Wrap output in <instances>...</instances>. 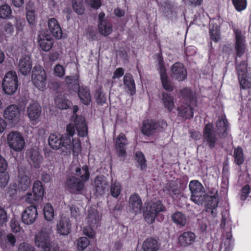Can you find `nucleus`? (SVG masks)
Here are the masks:
<instances>
[{
  "instance_id": "774afa93",
  "label": "nucleus",
  "mask_w": 251,
  "mask_h": 251,
  "mask_svg": "<svg viewBox=\"0 0 251 251\" xmlns=\"http://www.w3.org/2000/svg\"><path fill=\"white\" fill-rule=\"evenodd\" d=\"M18 251H35V249L29 244L23 242L19 245Z\"/></svg>"
},
{
  "instance_id": "c756f323",
  "label": "nucleus",
  "mask_w": 251,
  "mask_h": 251,
  "mask_svg": "<svg viewBox=\"0 0 251 251\" xmlns=\"http://www.w3.org/2000/svg\"><path fill=\"white\" fill-rule=\"evenodd\" d=\"M124 84L126 89L128 90L127 93L133 96L136 93L135 84L132 75L130 74H126L124 77Z\"/></svg>"
},
{
  "instance_id": "72a5a7b5",
  "label": "nucleus",
  "mask_w": 251,
  "mask_h": 251,
  "mask_svg": "<svg viewBox=\"0 0 251 251\" xmlns=\"http://www.w3.org/2000/svg\"><path fill=\"white\" fill-rule=\"evenodd\" d=\"M16 239L12 233L8 234L0 241V247L3 249H10L15 245Z\"/></svg>"
},
{
  "instance_id": "c03bdc74",
  "label": "nucleus",
  "mask_w": 251,
  "mask_h": 251,
  "mask_svg": "<svg viewBox=\"0 0 251 251\" xmlns=\"http://www.w3.org/2000/svg\"><path fill=\"white\" fill-rule=\"evenodd\" d=\"M55 103L59 109H67L70 107L71 102L64 97H57L55 99Z\"/></svg>"
},
{
  "instance_id": "473e14b6",
  "label": "nucleus",
  "mask_w": 251,
  "mask_h": 251,
  "mask_svg": "<svg viewBox=\"0 0 251 251\" xmlns=\"http://www.w3.org/2000/svg\"><path fill=\"white\" fill-rule=\"evenodd\" d=\"M75 175L84 183L87 182L90 178L89 167L87 165H84L81 168L77 167L75 169Z\"/></svg>"
},
{
  "instance_id": "de8ad7c7",
  "label": "nucleus",
  "mask_w": 251,
  "mask_h": 251,
  "mask_svg": "<svg viewBox=\"0 0 251 251\" xmlns=\"http://www.w3.org/2000/svg\"><path fill=\"white\" fill-rule=\"evenodd\" d=\"M95 97L97 103L102 105L106 102V98L102 90V88L99 87L95 93Z\"/></svg>"
},
{
  "instance_id": "a18cd8bd",
  "label": "nucleus",
  "mask_w": 251,
  "mask_h": 251,
  "mask_svg": "<svg viewBox=\"0 0 251 251\" xmlns=\"http://www.w3.org/2000/svg\"><path fill=\"white\" fill-rule=\"evenodd\" d=\"M189 188L191 194L204 190L202 184L197 180H191L189 183Z\"/></svg>"
},
{
  "instance_id": "cd10ccee",
  "label": "nucleus",
  "mask_w": 251,
  "mask_h": 251,
  "mask_svg": "<svg viewBox=\"0 0 251 251\" xmlns=\"http://www.w3.org/2000/svg\"><path fill=\"white\" fill-rule=\"evenodd\" d=\"M38 43L41 49L45 51H49L53 45V40L48 35L38 36Z\"/></svg>"
},
{
  "instance_id": "423d86ee",
  "label": "nucleus",
  "mask_w": 251,
  "mask_h": 251,
  "mask_svg": "<svg viewBox=\"0 0 251 251\" xmlns=\"http://www.w3.org/2000/svg\"><path fill=\"white\" fill-rule=\"evenodd\" d=\"M64 185L66 190L72 194H81L84 188V183L75 176L68 177Z\"/></svg>"
},
{
  "instance_id": "f03ea898",
  "label": "nucleus",
  "mask_w": 251,
  "mask_h": 251,
  "mask_svg": "<svg viewBox=\"0 0 251 251\" xmlns=\"http://www.w3.org/2000/svg\"><path fill=\"white\" fill-rule=\"evenodd\" d=\"M165 210L166 208L161 201H158L152 203L150 206H147L144 211L143 215L145 221L150 225L154 222L155 218L158 222H162L164 216L160 212Z\"/></svg>"
},
{
  "instance_id": "393cba45",
  "label": "nucleus",
  "mask_w": 251,
  "mask_h": 251,
  "mask_svg": "<svg viewBox=\"0 0 251 251\" xmlns=\"http://www.w3.org/2000/svg\"><path fill=\"white\" fill-rule=\"evenodd\" d=\"M19 70L21 74L26 75L31 71L32 68V61L28 56H23L19 62Z\"/></svg>"
},
{
  "instance_id": "e2e57ef3",
  "label": "nucleus",
  "mask_w": 251,
  "mask_h": 251,
  "mask_svg": "<svg viewBox=\"0 0 251 251\" xmlns=\"http://www.w3.org/2000/svg\"><path fill=\"white\" fill-rule=\"evenodd\" d=\"M110 192L111 195L114 198H117L121 193V186L120 184L114 183L111 185Z\"/></svg>"
},
{
  "instance_id": "4be33fe9",
  "label": "nucleus",
  "mask_w": 251,
  "mask_h": 251,
  "mask_svg": "<svg viewBox=\"0 0 251 251\" xmlns=\"http://www.w3.org/2000/svg\"><path fill=\"white\" fill-rule=\"evenodd\" d=\"M127 144V140L123 133H121L115 139V147L118 155L124 157L126 155V146Z\"/></svg>"
},
{
  "instance_id": "6e6552de",
  "label": "nucleus",
  "mask_w": 251,
  "mask_h": 251,
  "mask_svg": "<svg viewBox=\"0 0 251 251\" xmlns=\"http://www.w3.org/2000/svg\"><path fill=\"white\" fill-rule=\"evenodd\" d=\"M7 143L10 148L15 151H21L25 145L22 134L17 131H12L7 135Z\"/></svg>"
},
{
  "instance_id": "6e6d98bb",
  "label": "nucleus",
  "mask_w": 251,
  "mask_h": 251,
  "mask_svg": "<svg viewBox=\"0 0 251 251\" xmlns=\"http://www.w3.org/2000/svg\"><path fill=\"white\" fill-rule=\"evenodd\" d=\"M209 34L210 38L215 42H217L220 40L221 38L220 33L217 26H213L212 28H210Z\"/></svg>"
},
{
  "instance_id": "f257e3e1",
  "label": "nucleus",
  "mask_w": 251,
  "mask_h": 251,
  "mask_svg": "<svg viewBox=\"0 0 251 251\" xmlns=\"http://www.w3.org/2000/svg\"><path fill=\"white\" fill-rule=\"evenodd\" d=\"M79 75L75 74L66 77L67 84L69 88L75 92H77V95L81 102L88 105L91 101L90 91L86 86H79Z\"/></svg>"
},
{
  "instance_id": "864d4df0",
  "label": "nucleus",
  "mask_w": 251,
  "mask_h": 251,
  "mask_svg": "<svg viewBox=\"0 0 251 251\" xmlns=\"http://www.w3.org/2000/svg\"><path fill=\"white\" fill-rule=\"evenodd\" d=\"M216 126L219 130L225 133L228 128V123L226 118H219L216 123Z\"/></svg>"
},
{
  "instance_id": "b1692460",
  "label": "nucleus",
  "mask_w": 251,
  "mask_h": 251,
  "mask_svg": "<svg viewBox=\"0 0 251 251\" xmlns=\"http://www.w3.org/2000/svg\"><path fill=\"white\" fill-rule=\"evenodd\" d=\"M71 226L72 225L68 218L61 217L57 224V232L62 235H67L71 231Z\"/></svg>"
},
{
  "instance_id": "20e7f679",
  "label": "nucleus",
  "mask_w": 251,
  "mask_h": 251,
  "mask_svg": "<svg viewBox=\"0 0 251 251\" xmlns=\"http://www.w3.org/2000/svg\"><path fill=\"white\" fill-rule=\"evenodd\" d=\"M19 81L16 73L13 71L7 72L2 82L3 92L8 95H12L17 91Z\"/></svg>"
},
{
  "instance_id": "0e129e2a",
  "label": "nucleus",
  "mask_w": 251,
  "mask_h": 251,
  "mask_svg": "<svg viewBox=\"0 0 251 251\" xmlns=\"http://www.w3.org/2000/svg\"><path fill=\"white\" fill-rule=\"evenodd\" d=\"M232 235L230 232L226 233V237L224 242L225 251H230L232 249Z\"/></svg>"
},
{
  "instance_id": "3c124183",
  "label": "nucleus",
  "mask_w": 251,
  "mask_h": 251,
  "mask_svg": "<svg viewBox=\"0 0 251 251\" xmlns=\"http://www.w3.org/2000/svg\"><path fill=\"white\" fill-rule=\"evenodd\" d=\"M238 77L241 89L246 90L251 88V82L247 79V74L238 75Z\"/></svg>"
},
{
  "instance_id": "603ef678",
  "label": "nucleus",
  "mask_w": 251,
  "mask_h": 251,
  "mask_svg": "<svg viewBox=\"0 0 251 251\" xmlns=\"http://www.w3.org/2000/svg\"><path fill=\"white\" fill-rule=\"evenodd\" d=\"M73 8L75 12L78 15H82L84 12L82 0H72Z\"/></svg>"
},
{
  "instance_id": "bf43d9fd",
  "label": "nucleus",
  "mask_w": 251,
  "mask_h": 251,
  "mask_svg": "<svg viewBox=\"0 0 251 251\" xmlns=\"http://www.w3.org/2000/svg\"><path fill=\"white\" fill-rule=\"evenodd\" d=\"M248 63L246 61H242L236 64V70L238 75L247 74Z\"/></svg>"
},
{
  "instance_id": "0eeeda50",
  "label": "nucleus",
  "mask_w": 251,
  "mask_h": 251,
  "mask_svg": "<svg viewBox=\"0 0 251 251\" xmlns=\"http://www.w3.org/2000/svg\"><path fill=\"white\" fill-rule=\"evenodd\" d=\"M99 215L97 210H89L87 217L88 227L84 228L83 232L85 235L92 238L95 236L93 228L98 226L99 224Z\"/></svg>"
},
{
  "instance_id": "4c0bfd02",
  "label": "nucleus",
  "mask_w": 251,
  "mask_h": 251,
  "mask_svg": "<svg viewBox=\"0 0 251 251\" xmlns=\"http://www.w3.org/2000/svg\"><path fill=\"white\" fill-rule=\"evenodd\" d=\"M206 195L207 194H205V190L204 191H200L191 194L190 200L198 205H202L205 201Z\"/></svg>"
},
{
  "instance_id": "f704fd0d",
  "label": "nucleus",
  "mask_w": 251,
  "mask_h": 251,
  "mask_svg": "<svg viewBox=\"0 0 251 251\" xmlns=\"http://www.w3.org/2000/svg\"><path fill=\"white\" fill-rule=\"evenodd\" d=\"M160 80L162 87L167 92H171L174 91V87L170 80L166 71L159 72Z\"/></svg>"
},
{
  "instance_id": "5701e85b",
  "label": "nucleus",
  "mask_w": 251,
  "mask_h": 251,
  "mask_svg": "<svg viewBox=\"0 0 251 251\" xmlns=\"http://www.w3.org/2000/svg\"><path fill=\"white\" fill-rule=\"evenodd\" d=\"M48 29L50 33L56 39H60L62 37V31L57 20L52 18L48 20Z\"/></svg>"
},
{
  "instance_id": "49530a36",
  "label": "nucleus",
  "mask_w": 251,
  "mask_h": 251,
  "mask_svg": "<svg viewBox=\"0 0 251 251\" xmlns=\"http://www.w3.org/2000/svg\"><path fill=\"white\" fill-rule=\"evenodd\" d=\"M11 14L12 9L9 5L4 4L0 6V18L9 19L11 16Z\"/></svg>"
},
{
  "instance_id": "2eb2a0df",
  "label": "nucleus",
  "mask_w": 251,
  "mask_h": 251,
  "mask_svg": "<svg viewBox=\"0 0 251 251\" xmlns=\"http://www.w3.org/2000/svg\"><path fill=\"white\" fill-rule=\"evenodd\" d=\"M38 215L36 206L34 204L27 207L22 215V222L26 225L34 223Z\"/></svg>"
},
{
  "instance_id": "bb28decb",
  "label": "nucleus",
  "mask_w": 251,
  "mask_h": 251,
  "mask_svg": "<svg viewBox=\"0 0 251 251\" xmlns=\"http://www.w3.org/2000/svg\"><path fill=\"white\" fill-rule=\"evenodd\" d=\"M142 201L138 194L134 193L130 197L129 201V206L135 213L141 212L142 208Z\"/></svg>"
},
{
  "instance_id": "a19ab883",
  "label": "nucleus",
  "mask_w": 251,
  "mask_h": 251,
  "mask_svg": "<svg viewBox=\"0 0 251 251\" xmlns=\"http://www.w3.org/2000/svg\"><path fill=\"white\" fill-rule=\"evenodd\" d=\"M18 188L22 191L27 190L31 185L30 177L27 175H19Z\"/></svg>"
},
{
  "instance_id": "c9c22d12",
  "label": "nucleus",
  "mask_w": 251,
  "mask_h": 251,
  "mask_svg": "<svg viewBox=\"0 0 251 251\" xmlns=\"http://www.w3.org/2000/svg\"><path fill=\"white\" fill-rule=\"evenodd\" d=\"M161 100L164 107L169 112H171L174 109L175 107L174 99L171 94L163 92Z\"/></svg>"
},
{
  "instance_id": "a878e982",
  "label": "nucleus",
  "mask_w": 251,
  "mask_h": 251,
  "mask_svg": "<svg viewBox=\"0 0 251 251\" xmlns=\"http://www.w3.org/2000/svg\"><path fill=\"white\" fill-rule=\"evenodd\" d=\"M188 103H182L177 107L178 116L183 119H190L194 116V109Z\"/></svg>"
},
{
  "instance_id": "e433bc0d",
  "label": "nucleus",
  "mask_w": 251,
  "mask_h": 251,
  "mask_svg": "<svg viewBox=\"0 0 251 251\" xmlns=\"http://www.w3.org/2000/svg\"><path fill=\"white\" fill-rule=\"evenodd\" d=\"M43 156L39 151L34 149H31L30 151V160L32 165L35 168H39L42 162Z\"/></svg>"
},
{
  "instance_id": "5fc2aeb1",
  "label": "nucleus",
  "mask_w": 251,
  "mask_h": 251,
  "mask_svg": "<svg viewBox=\"0 0 251 251\" xmlns=\"http://www.w3.org/2000/svg\"><path fill=\"white\" fill-rule=\"evenodd\" d=\"M233 5L238 12L244 10L247 6V0H231Z\"/></svg>"
},
{
  "instance_id": "ddd939ff",
  "label": "nucleus",
  "mask_w": 251,
  "mask_h": 251,
  "mask_svg": "<svg viewBox=\"0 0 251 251\" xmlns=\"http://www.w3.org/2000/svg\"><path fill=\"white\" fill-rule=\"evenodd\" d=\"M52 231L50 229L42 228L35 235L34 241L35 245L39 248H42L49 245L51 242L50 237Z\"/></svg>"
},
{
  "instance_id": "4468645a",
  "label": "nucleus",
  "mask_w": 251,
  "mask_h": 251,
  "mask_svg": "<svg viewBox=\"0 0 251 251\" xmlns=\"http://www.w3.org/2000/svg\"><path fill=\"white\" fill-rule=\"evenodd\" d=\"M32 191L33 197L31 198L32 194L29 193L27 195L25 201L27 202L30 204H34V201L42 199L44 195V189L42 182L40 181L34 182L33 186Z\"/></svg>"
},
{
  "instance_id": "4d7b16f0",
  "label": "nucleus",
  "mask_w": 251,
  "mask_h": 251,
  "mask_svg": "<svg viewBox=\"0 0 251 251\" xmlns=\"http://www.w3.org/2000/svg\"><path fill=\"white\" fill-rule=\"evenodd\" d=\"M9 178L7 172H0V187L4 188L7 185Z\"/></svg>"
},
{
  "instance_id": "dca6fc26",
  "label": "nucleus",
  "mask_w": 251,
  "mask_h": 251,
  "mask_svg": "<svg viewBox=\"0 0 251 251\" xmlns=\"http://www.w3.org/2000/svg\"><path fill=\"white\" fill-rule=\"evenodd\" d=\"M206 197L205 201L207 202L205 204V211L210 212L212 216L215 217L217 214L216 209L219 202L218 195L216 193L213 196L207 195Z\"/></svg>"
},
{
  "instance_id": "58836bf2",
  "label": "nucleus",
  "mask_w": 251,
  "mask_h": 251,
  "mask_svg": "<svg viewBox=\"0 0 251 251\" xmlns=\"http://www.w3.org/2000/svg\"><path fill=\"white\" fill-rule=\"evenodd\" d=\"M70 144V150L67 149V151H64V152L65 153V154H70L72 152L73 156H77L81 151L80 142L78 140L76 141L73 140V141H72V139H71Z\"/></svg>"
},
{
  "instance_id": "f8f14e48",
  "label": "nucleus",
  "mask_w": 251,
  "mask_h": 251,
  "mask_svg": "<svg viewBox=\"0 0 251 251\" xmlns=\"http://www.w3.org/2000/svg\"><path fill=\"white\" fill-rule=\"evenodd\" d=\"M203 139L204 141L207 143L210 149L215 148L218 139L214 131V126L212 124L208 123L205 125L203 130Z\"/></svg>"
},
{
  "instance_id": "9b49d317",
  "label": "nucleus",
  "mask_w": 251,
  "mask_h": 251,
  "mask_svg": "<svg viewBox=\"0 0 251 251\" xmlns=\"http://www.w3.org/2000/svg\"><path fill=\"white\" fill-rule=\"evenodd\" d=\"M171 76L172 78L180 82L185 80L187 76L186 67L183 63L176 62L171 67Z\"/></svg>"
},
{
  "instance_id": "2f4dec72",
  "label": "nucleus",
  "mask_w": 251,
  "mask_h": 251,
  "mask_svg": "<svg viewBox=\"0 0 251 251\" xmlns=\"http://www.w3.org/2000/svg\"><path fill=\"white\" fill-rule=\"evenodd\" d=\"M142 249L143 251H158V242L152 237L148 238L144 241Z\"/></svg>"
},
{
  "instance_id": "8fccbe9b",
  "label": "nucleus",
  "mask_w": 251,
  "mask_h": 251,
  "mask_svg": "<svg viewBox=\"0 0 251 251\" xmlns=\"http://www.w3.org/2000/svg\"><path fill=\"white\" fill-rule=\"evenodd\" d=\"M44 215L45 218L48 221H51L54 218V210L50 203H47L44 207Z\"/></svg>"
},
{
  "instance_id": "6ab92c4d",
  "label": "nucleus",
  "mask_w": 251,
  "mask_h": 251,
  "mask_svg": "<svg viewBox=\"0 0 251 251\" xmlns=\"http://www.w3.org/2000/svg\"><path fill=\"white\" fill-rule=\"evenodd\" d=\"M196 235L191 231L183 232L178 238V243L181 247H187L192 245L196 241Z\"/></svg>"
},
{
  "instance_id": "69168bd1",
  "label": "nucleus",
  "mask_w": 251,
  "mask_h": 251,
  "mask_svg": "<svg viewBox=\"0 0 251 251\" xmlns=\"http://www.w3.org/2000/svg\"><path fill=\"white\" fill-rule=\"evenodd\" d=\"M42 251H59V247L57 244L52 242L41 248Z\"/></svg>"
},
{
  "instance_id": "39448f33",
  "label": "nucleus",
  "mask_w": 251,
  "mask_h": 251,
  "mask_svg": "<svg viewBox=\"0 0 251 251\" xmlns=\"http://www.w3.org/2000/svg\"><path fill=\"white\" fill-rule=\"evenodd\" d=\"M31 81L39 90H43L47 84V74L44 68L40 65L34 67L31 74Z\"/></svg>"
},
{
  "instance_id": "09e8293b",
  "label": "nucleus",
  "mask_w": 251,
  "mask_h": 251,
  "mask_svg": "<svg viewBox=\"0 0 251 251\" xmlns=\"http://www.w3.org/2000/svg\"><path fill=\"white\" fill-rule=\"evenodd\" d=\"M2 28L5 38L10 37L14 33V26L9 22H6L3 23L2 25Z\"/></svg>"
},
{
  "instance_id": "a211bd4d",
  "label": "nucleus",
  "mask_w": 251,
  "mask_h": 251,
  "mask_svg": "<svg viewBox=\"0 0 251 251\" xmlns=\"http://www.w3.org/2000/svg\"><path fill=\"white\" fill-rule=\"evenodd\" d=\"M74 123L78 136L80 137H87L88 129L85 119L81 116H76Z\"/></svg>"
},
{
  "instance_id": "7ed1b4c3",
  "label": "nucleus",
  "mask_w": 251,
  "mask_h": 251,
  "mask_svg": "<svg viewBox=\"0 0 251 251\" xmlns=\"http://www.w3.org/2000/svg\"><path fill=\"white\" fill-rule=\"evenodd\" d=\"M49 146L53 150L60 149L62 152L70 150L71 139L66 135H62L58 132L51 133L48 139Z\"/></svg>"
},
{
  "instance_id": "7c9ffc66",
  "label": "nucleus",
  "mask_w": 251,
  "mask_h": 251,
  "mask_svg": "<svg viewBox=\"0 0 251 251\" xmlns=\"http://www.w3.org/2000/svg\"><path fill=\"white\" fill-rule=\"evenodd\" d=\"M98 28L100 33L104 36L109 35L113 30L112 24L108 19L99 22Z\"/></svg>"
},
{
  "instance_id": "37998d69",
  "label": "nucleus",
  "mask_w": 251,
  "mask_h": 251,
  "mask_svg": "<svg viewBox=\"0 0 251 251\" xmlns=\"http://www.w3.org/2000/svg\"><path fill=\"white\" fill-rule=\"evenodd\" d=\"M135 157L141 170H146L147 169V160L144 153L141 151H138L135 153Z\"/></svg>"
},
{
  "instance_id": "680f3d73",
  "label": "nucleus",
  "mask_w": 251,
  "mask_h": 251,
  "mask_svg": "<svg viewBox=\"0 0 251 251\" xmlns=\"http://www.w3.org/2000/svg\"><path fill=\"white\" fill-rule=\"evenodd\" d=\"M36 11L34 9L26 10V19L27 22L30 25H34L36 21Z\"/></svg>"
},
{
  "instance_id": "052dcab7",
  "label": "nucleus",
  "mask_w": 251,
  "mask_h": 251,
  "mask_svg": "<svg viewBox=\"0 0 251 251\" xmlns=\"http://www.w3.org/2000/svg\"><path fill=\"white\" fill-rule=\"evenodd\" d=\"M251 192V187L249 184L245 185L240 191V200L245 201Z\"/></svg>"
},
{
  "instance_id": "c85d7f7f",
  "label": "nucleus",
  "mask_w": 251,
  "mask_h": 251,
  "mask_svg": "<svg viewBox=\"0 0 251 251\" xmlns=\"http://www.w3.org/2000/svg\"><path fill=\"white\" fill-rule=\"evenodd\" d=\"M180 97L186 103L191 105H196L197 100L190 89L185 87L180 91Z\"/></svg>"
},
{
  "instance_id": "ea45409f",
  "label": "nucleus",
  "mask_w": 251,
  "mask_h": 251,
  "mask_svg": "<svg viewBox=\"0 0 251 251\" xmlns=\"http://www.w3.org/2000/svg\"><path fill=\"white\" fill-rule=\"evenodd\" d=\"M233 157L234 162L240 166L243 164L245 161V157L243 149L240 146L234 148L233 152Z\"/></svg>"
},
{
  "instance_id": "aec40b11",
  "label": "nucleus",
  "mask_w": 251,
  "mask_h": 251,
  "mask_svg": "<svg viewBox=\"0 0 251 251\" xmlns=\"http://www.w3.org/2000/svg\"><path fill=\"white\" fill-rule=\"evenodd\" d=\"M158 127L157 122L152 119H147L143 122L142 133L147 136L153 135Z\"/></svg>"
},
{
  "instance_id": "1a4fd4ad",
  "label": "nucleus",
  "mask_w": 251,
  "mask_h": 251,
  "mask_svg": "<svg viewBox=\"0 0 251 251\" xmlns=\"http://www.w3.org/2000/svg\"><path fill=\"white\" fill-rule=\"evenodd\" d=\"M233 31L235 36L234 49L236 54L237 57H241L246 52L245 37L240 29L234 28Z\"/></svg>"
},
{
  "instance_id": "338daca9",
  "label": "nucleus",
  "mask_w": 251,
  "mask_h": 251,
  "mask_svg": "<svg viewBox=\"0 0 251 251\" xmlns=\"http://www.w3.org/2000/svg\"><path fill=\"white\" fill-rule=\"evenodd\" d=\"M54 73L56 76L62 77L65 75V69L62 65L57 64L54 68Z\"/></svg>"
},
{
  "instance_id": "f3484780",
  "label": "nucleus",
  "mask_w": 251,
  "mask_h": 251,
  "mask_svg": "<svg viewBox=\"0 0 251 251\" xmlns=\"http://www.w3.org/2000/svg\"><path fill=\"white\" fill-rule=\"evenodd\" d=\"M94 183L96 192L100 195H103L108 190L109 183L106 177L103 175L97 176Z\"/></svg>"
},
{
  "instance_id": "79ce46f5",
  "label": "nucleus",
  "mask_w": 251,
  "mask_h": 251,
  "mask_svg": "<svg viewBox=\"0 0 251 251\" xmlns=\"http://www.w3.org/2000/svg\"><path fill=\"white\" fill-rule=\"evenodd\" d=\"M174 223L180 226H184L186 223V218L184 214L180 212H176L172 216Z\"/></svg>"
},
{
  "instance_id": "412c9836",
  "label": "nucleus",
  "mask_w": 251,
  "mask_h": 251,
  "mask_svg": "<svg viewBox=\"0 0 251 251\" xmlns=\"http://www.w3.org/2000/svg\"><path fill=\"white\" fill-rule=\"evenodd\" d=\"M42 112L41 105L37 102L29 104L27 108V115L31 121H36L40 117Z\"/></svg>"
},
{
  "instance_id": "9d476101",
  "label": "nucleus",
  "mask_w": 251,
  "mask_h": 251,
  "mask_svg": "<svg viewBox=\"0 0 251 251\" xmlns=\"http://www.w3.org/2000/svg\"><path fill=\"white\" fill-rule=\"evenodd\" d=\"M3 116L11 124L16 125L20 119L21 110L15 104L10 105L5 109Z\"/></svg>"
},
{
  "instance_id": "13d9d810",
  "label": "nucleus",
  "mask_w": 251,
  "mask_h": 251,
  "mask_svg": "<svg viewBox=\"0 0 251 251\" xmlns=\"http://www.w3.org/2000/svg\"><path fill=\"white\" fill-rule=\"evenodd\" d=\"M90 243L88 238L82 237L79 238L77 241V248L79 250L83 251L89 245Z\"/></svg>"
}]
</instances>
